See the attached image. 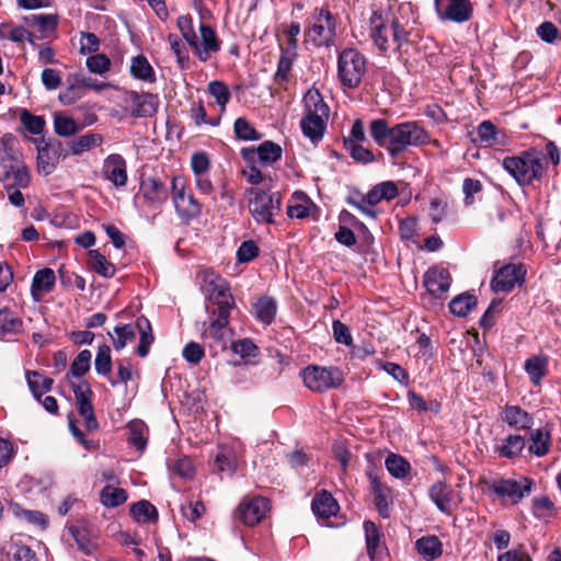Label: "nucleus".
Wrapping results in <instances>:
<instances>
[{
    "mask_svg": "<svg viewBox=\"0 0 561 561\" xmlns=\"http://www.w3.org/2000/svg\"><path fill=\"white\" fill-rule=\"evenodd\" d=\"M231 350L242 358L255 357L259 348L250 339H241L232 343Z\"/></svg>",
    "mask_w": 561,
    "mask_h": 561,
    "instance_id": "obj_63",
    "label": "nucleus"
},
{
    "mask_svg": "<svg viewBox=\"0 0 561 561\" xmlns=\"http://www.w3.org/2000/svg\"><path fill=\"white\" fill-rule=\"evenodd\" d=\"M304 106L305 115L300 121L302 134L312 144H318L324 136L330 108L317 89H309L306 92Z\"/></svg>",
    "mask_w": 561,
    "mask_h": 561,
    "instance_id": "obj_2",
    "label": "nucleus"
},
{
    "mask_svg": "<svg viewBox=\"0 0 561 561\" xmlns=\"http://www.w3.org/2000/svg\"><path fill=\"white\" fill-rule=\"evenodd\" d=\"M94 367L98 374L103 376H108L112 370V357H111V348L108 345L103 344L99 346Z\"/></svg>",
    "mask_w": 561,
    "mask_h": 561,
    "instance_id": "obj_54",
    "label": "nucleus"
},
{
    "mask_svg": "<svg viewBox=\"0 0 561 561\" xmlns=\"http://www.w3.org/2000/svg\"><path fill=\"white\" fill-rule=\"evenodd\" d=\"M502 420L515 430H530L534 417L519 405H506L502 412Z\"/></svg>",
    "mask_w": 561,
    "mask_h": 561,
    "instance_id": "obj_24",
    "label": "nucleus"
},
{
    "mask_svg": "<svg viewBox=\"0 0 561 561\" xmlns=\"http://www.w3.org/2000/svg\"><path fill=\"white\" fill-rule=\"evenodd\" d=\"M502 165L519 185H527L542 176L543 154L531 149L519 156L506 157Z\"/></svg>",
    "mask_w": 561,
    "mask_h": 561,
    "instance_id": "obj_5",
    "label": "nucleus"
},
{
    "mask_svg": "<svg viewBox=\"0 0 561 561\" xmlns=\"http://www.w3.org/2000/svg\"><path fill=\"white\" fill-rule=\"evenodd\" d=\"M435 11L440 21L461 24L471 19L473 9L470 0H435Z\"/></svg>",
    "mask_w": 561,
    "mask_h": 561,
    "instance_id": "obj_13",
    "label": "nucleus"
},
{
    "mask_svg": "<svg viewBox=\"0 0 561 561\" xmlns=\"http://www.w3.org/2000/svg\"><path fill=\"white\" fill-rule=\"evenodd\" d=\"M248 208L257 224L271 225L280 211L282 197L278 192L268 193L259 188L245 191Z\"/></svg>",
    "mask_w": 561,
    "mask_h": 561,
    "instance_id": "obj_6",
    "label": "nucleus"
},
{
    "mask_svg": "<svg viewBox=\"0 0 561 561\" xmlns=\"http://www.w3.org/2000/svg\"><path fill=\"white\" fill-rule=\"evenodd\" d=\"M85 65L89 71L98 75H103L106 71H108L111 60L104 54H95L87 58Z\"/></svg>",
    "mask_w": 561,
    "mask_h": 561,
    "instance_id": "obj_61",
    "label": "nucleus"
},
{
    "mask_svg": "<svg viewBox=\"0 0 561 561\" xmlns=\"http://www.w3.org/2000/svg\"><path fill=\"white\" fill-rule=\"evenodd\" d=\"M477 135V140L484 147H493L503 144V141L499 140V133L495 125L490 121H484L478 126Z\"/></svg>",
    "mask_w": 561,
    "mask_h": 561,
    "instance_id": "obj_45",
    "label": "nucleus"
},
{
    "mask_svg": "<svg viewBox=\"0 0 561 561\" xmlns=\"http://www.w3.org/2000/svg\"><path fill=\"white\" fill-rule=\"evenodd\" d=\"M201 36L195 39L192 48L196 57L205 62L210 58L213 53L220 49V41L218 39L215 31L207 24L199 25Z\"/></svg>",
    "mask_w": 561,
    "mask_h": 561,
    "instance_id": "obj_20",
    "label": "nucleus"
},
{
    "mask_svg": "<svg viewBox=\"0 0 561 561\" xmlns=\"http://www.w3.org/2000/svg\"><path fill=\"white\" fill-rule=\"evenodd\" d=\"M104 178L116 187H123L127 184V163L118 153L107 156L103 163Z\"/></svg>",
    "mask_w": 561,
    "mask_h": 561,
    "instance_id": "obj_21",
    "label": "nucleus"
},
{
    "mask_svg": "<svg viewBox=\"0 0 561 561\" xmlns=\"http://www.w3.org/2000/svg\"><path fill=\"white\" fill-rule=\"evenodd\" d=\"M55 273L50 268H43L38 271L32 282V294L35 297H39L50 291L55 285Z\"/></svg>",
    "mask_w": 561,
    "mask_h": 561,
    "instance_id": "obj_32",
    "label": "nucleus"
},
{
    "mask_svg": "<svg viewBox=\"0 0 561 561\" xmlns=\"http://www.w3.org/2000/svg\"><path fill=\"white\" fill-rule=\"evenodd\" d=\"M89 267L99 275L111 278L116 273V267L113 263L108 262L106 257L98 250H90L89 253Z\"/></svg>",
    "mask_w": 561,
    "mask_h": 561,
    "instance_id": "obj_35",
    "label": "nucleus"
},
{
    "mask_svg": "<svg viewBox=\"0 0 561 561\" xmlns=\"http://www.w3.org/2000/svg\"><path fill=\"white\" fill-rule=\"evenodd\" d=\"M129 430V442L133 444L137 449L144 450L147 444V434L148 428L147 425L139 420L131 421L128 424Z\"/></svg>",
    "mask_w": 561,
    "mask_h": 561,
    "instance_id": "obj_48",
    "label": "nucleus"
},
{
    "mask_svg": "<svg viewBox=\"0 0 561 561\" xmlns=\"http://www.w3.org/2000/svg\"><path fill=\"white\" fill-rule=\"evenodd\" d=\"M202 288L207 300L217 306L216 310H231L234 306L233 297L226 280L214 271L203 273Z\"/></svg>",
    "mask_w": 561,
    "mask_h": 561,
    "instance_id": "obj_11",
    "label": "nucleus"
},
{
    "mask_svg": "<svg viewBox=\"0 0 561 561\" xmlns=\"http://www.w3.org/2000/svg\"><path fill=\"white\" fill-rule=\"evenodd\" d=\"M231 310H214L208 328L203 332V339L208 342L209 347H219L221 351L227 347L226 328L229 323Z\"/></svg>",
    "mask_w": 561,
    "mask_h": 561,
    "instance_id": "obj_14",
    "label": "nucleus"
},
{
    "mask_svg": "<svg viewBox=\"0 0 561 561\" xmlns=\"http://www.w3.org/2000/svg\"><path fill=\"white\" fill-rule=\"evenodd\" d=\"M550 440L551 436L549 431L545 428H537L530 435V442L528 445L529 453L537 457L545 456L549 451Z\"/></svg>",
    "mask_w": 561,
    "mask_h": 561,
    "instance_id": "obj_36",
    "label": "nucleus"
},
{
    "mask_svg": "<svg viewBox=\"0 0 561 561\" xmlns=\"http://www.w3.org/2000/svg\"><path fill=\"white\" fill-rule=\"evenodd\" d=\"M136 325L140 333L139 344L137 347V353L140 357H146L149 353V347L153 342V335L151 332V325L148 319L139 318L136 322Z\"/></svg>",
    "mask_w": 561,
    "mask_h": 561,
    "instance_id": "obj_44",
    "label": "nucleus"
},
{
    "mask_svg": "<svg viewBox=\"0 0 561 561\" xmlns=\"http://www.w3.org/2000/svg\"><path fill=\"white\" fill-rule=\"evenodd\" d=\"M370 36L376 47L385 53L399 50L408 42L409 34L396 19H389L381 11H374L370 16Z\"/></svg>",
    "mask_w": 561,
    "mask_h": 561,
    "instance_id": "obj_4",
    "label": "nucleus"
},
{
    "mask_svg": "<svg viewBox=\"0 0 561 561\" xmlns=\"http://www.w3.org/2000/svg\"><path fill=\"white\" fill-rule=\"evenodd\" d=\"M296 57L282 54L277 64V70L274 75V82L279 87H285L289 80V75Z\"/></svg>",
    "mask_w": 561,
    "mask_h": 561,
    "instance_id": "obj_52",
    "label": "nucleus"
},
{
    "mask_svg": "<svg viewBox=\"0 0 561 561\" xmlns=\"http://www.w3.org/2000/svg\"><path fill=\"white\" fill-rule=\"evenodd\" d=\"M129 96L133 105L131 114L136 117H150L159 107V98L157 94H139L137 92H131Z\"/></svg>",
    "mask_w": 561,
    "mask_h": 561,
    "instance_id": "obj_23",
    "label": "nucleus"
},
{
    "mask_svg": "<svg viewBox=\"0 0 561 561\" xmlns=\"http://www.w3.org/2000/svg\"><path fill=\"white\" fill-rule=\"evenodd\" d=\"M12 512L18 518L23 519L41 529H45L48 526L47 516L39 511L25 510L15 504L12 506Z\"/></svg>",
    "mask_w": 561,
    "mask_h": 561,
    "instance_id": "obj_43",
    "label": "nucleus"
},
{
    "mask_svg": "<svg viewBox=\"0 0 561 561\" xmlns=\"http://www.w3.org/2000/svg\"><path fill=\"white\" fill-rule=\"evenodd\" d=\"M128 499L127 492L123 488L112 484L105 485L100 492V502L107 508H114L124 504Z\"/></svg>",
    "mask_w": 561,
    "mask_h": 561,
    "instance_id": "obj_34",
    "label": "nucleus"
},
{
    "mask_svg": "<svg viewBox=\"0 0 561 561\" xmlns=\"http://www.w3.org/2000/svg\"><path fill=\"white\" fill-rule=\"evenodd\" d=\"M277 305L273 298L261 297L254 304V311L256 318L265 324L273 322L276 316Z\"/></svg>",
    "mask_w": 561,
    "mask_h": 561,
    "instance_id": "obj_41",
    "label": "nucleus"
},
{
    "mask_svg": "<svg viewBox=\"0 0 561 561\" xmlns=\"http://www.w3.org/2000/svg\"><path fill=\"white\" fill-rule=\"evenodd\" d=\"M428 494L442 513H451L453 490L449 485L444 482H436L430 488Z\"/></svg>",
    "mask_w": 561,
    "mask_h": 561,
    "instance_id": "obj_28",
    "label": "nucleus"
},
{
    "mask_svg": "<svg viewBox=\"0 0 561 561\" xmlns=\"http://www.w3.org/2000/svg\"><path fill=\"white\" fill-rule=\"evenodd\" d=\"M366 549L370 559H374L380 548L381 533L379 527L371 520L364 522Z\"/></svg>",
    "mask_w": 561,
    "mask_h": 561,
    "instance_id": "obj_38",
    "label": "nucleus"
},
{
    "mask_svg": "<svg viewBox=\"0 0 561 561\" xmlns=\"http://www.w3.org/2000/svg\"><path fill=\"white\" fill-rule=\"evenodd\" d=\"M476 305L477 298L473 295L462 294L449 302V309L451 313L458 317H466Z\"/></svg>",
    "mask_w": 561,
    "mask_h": 561,
    "instance_id": "obj_47",
    "label": "nucleus"
},
{
    "mask_svg": "<svg viewBox=\"0 0 561 561\" xmlns=\"http://www.w3.org/2000/svg\"><path fill=\"white\" fill-rule=\"evenodd\" d=\"M130 73L134 78L145 82L153 83L156 81V73L147 58L138 55L131 58Z\"/></svg>",
    "mask_w": 561,
    "mask_h": 561,
    "instance_id": "obj_33",
    "label": "nucleus"
},
{
    "mask_svg": "<svg viewBox=\"0 0 561 561\" xmlns=\"http://www.w3.org/2000/svg\"><path fill=\"white\" fill-rule=\"evenodd\" d=\"M385 466L389 473L397 479L405 478L411 469L409 461L397 454H390L385 460Z\"/></svg>",
    "mask_w": 561,
    "mask_h": 561,
    "instance_id": "obj_46",
    "label": "nucleus"
},
{
    "mask_svg": "<svg viewBox=\"0 0 561 561\" xmlns=\"http://www.w3.org/2000/svg\"><path fill=\"white\" fill-rule=\"evenodd\" d=\"M8 561H35L34 551L26 545L13 543L7 553Z\"/></svg>",
    "mask_w": 561,
    "mask_h": 561,
    "instance_id": "obj_59",
    "label": "nucleus"
},
{
    "mask_svg": "<svg viewBox=\"0 0 561 561\" xmlns=\"http://www.w3.org/2000/svg\"><path fill=\"white\" fill-rule=\"evenodd\" d=\"M344 147L350 156L357 162L369 163L375 160V156L371 150L365 148L363 142H352V140H345Z\"/></svg>",
    "mask_w": 561,
    "mask_h": 561,
    "instance_id": "obj_51",
    "label": "nucleus"
},
{
    "mask_svg": "<svg viewBox=\"0 0 561 561\" xmlns=\"http://www.w3.org/2000/svg\"><path fill=\"white\" fill-rule=\"evenodd\" d=\"M548 356L543 354L534 355L526 359L524 368L531 383L540 385L542 378L548 374Z\"/></svg>",
    "mask_w": 561,
    "mask_h": 561,
    "instance_id": "obj_27",
    "label": "nucleus"
},
{
    "mask_svg": "<svg viewBox=\"0 0 561 561\" xmlns=\"http://www.w3.org/2000/svg\"><path fill=\"white\" fill-rule=\"evenodd\" d=\"M526 270L522 264H507L501 267L491 282V287L496 293L511 291L516 285L524 283Z\"/></svg>",
    "mask_w": 561,
    "mask_h": 561,
    "instance_id": "obj_16",
    "label": "nucleus"
},
{
    "mask_svg": "<svg viewBox=\"0 0 561 561\" xmlns=\"http://www.w3.org/2000/svg\"><path fill=\"white\" fill-rule=\"evenodd\" d=\"M369 134L374 141L397 158L409 147H421L430 142V134L419 122H403L389 127L382 118L373 119Z\"/></svg>",
    "mask_w": 561,
    "mask_h": 561,
    "instance_id": "obj_1",
    "label": "nucleus"
},
{
    "mask_svg": "<svg viewBox=\"0 0 561 561\" xmlns=\"http://www.w3.org/2000/svg\"><path fill=\"white\" fill-rule=\"evenodd\" d=\"M103 144V137L96 133H87L72 139L69 146V152L73 156H79L92 148L100 147Z\"/></svg>",
    "mask_w": 561,
    "mask_h": 561,
    "instance_id": "obj_30",
    "label": "nucleus"
},
{
    "mask_svg": "<svg viewBox=\"0 0 561 561\" xmlns=\"http://www.w3.org/2000/svg\"><path fill=\"white\" fill-rule=\"evenodd\" d=\"M270 511V503L263 496L244 499L238 506L237 517L249 526L259 524Z\"/></svg>",
    "mask_w": 561,
    "mask_h": 561,
    "instance_id": "obj_15",
    "label": "nucleus"
},
{
    "mask_svg": "<svg viewBox=\"0 0 561 561\" xmlns=\"http://www.w3.org/2000/svg\"><path fill=\"white\" fill-rule=\"evenodd\" d=\"M306 36L317 47H330L336 37V21L333 14L325 9H316L313 22L306 31Z\"/></svg>",
    "mask_w": 561,
    "mask_h": 561,
    "instance_id": "obj_9",
    "label": "nucleus"
},
{
    "mask_svg": "<svg viewBox=\"0 0 561 561\" xmlns=\"http://www.w3.org/2000/svg\"><path fill=\"white\" fill-rule=\"evenodd\" d=\"M176 25L181 32L183 38L192 47L197 38V34L194 31L192 18L187 15H181L178 18Z\"/></svg>",
    "mask_w": 561,
    "mask_h": 561,
    "instance_id": "obj_62",
    "label": "nucleus"
},
{
    "mask_svg": "<svg viewBox=\"0 0 561 561\" xmlns=\"http://www.w3.org/2000/svg\"><path fill=\"white\" fill-rule=\"evenodd\" d=\"M417 553L425 561H434L443 554V543L437 536H423L415 541Z\"/></svg>",
    "mask_w": 561,
    "mask_h": 561,
    "instance_id": "obj_26",
    "label": "nucleus"
},
{
    "mask_svg": "<svg viewBox=\"0 0 561 561\" xmlns=\"http://www.w3.org/2000/svg\"><path fill=\"white\" fill-rule=\"evenodd\" d=\"M451 277L449 272L443 267H432L424 275V286L427 291L435 296L442 297L449 290Z\"/></svg>",
    "mask_w": 561,
    "mask_h": 561,
    "instance_id": "obj_22",
    "label": "nucleus"
},
{
    "mask_svg": "<svg viewBox=\"0 0 561 561\" xmlns=\"http://www.w3.org/2000/svg\"><path fill=\"white\" fill-rule=\"evenodd\" d=\"M171 471L182 479H192L195 476V467L193 460L188 457L176 459L170 465Z\"/></svg>",
    "mask_w": 561,
    "mask_h": 561,
    "instance_id": "obj_58",
    "label": "nucleus"
},
{
    "mask_svg": "<svg viewBox=\"0 0 561 561\" xmlns=\"http://www.w3.org/2000/svg\"><path fill=\"white\" fill-rule=\"evenodd\" d=\"M312 512L321 519H329L339 512L336 500L328 491H322L314 495L311 503Z\"/></svg>",
    "mask_w": 561,
    "mask_h": 561,
    "instance_id": "obj_25",
    "label": "nucleus"
},
{
    "mask_svg": "<svg viewBox=\"0 0 561 561\" xmlns=\"http://www.w3.org/2000/svg\"><path fill=\"white\" fill-rule=\"evenodd\" d=\"M27 25L36 26L39 32L46 33L56 28L58 24V18L55 14H31L25 18Z\"/></svg>",
    "mask_w": 561,
    "mask_h": 561,
    "instance_id": "obj_49",
    "label": "nucleus"
},
{
    "mask_svg": "<svg viewBox=\"0 0 561 561\" xmlns=\"http://www.w3.org/2000/svg\"><path fill=\"white\" fill-rule=\"evenodd\" d=\"M37 149V170L44 175L51 174L60 158H66L68 151L64 144L56 138L41 137L34 140Z\"/></svg>",
    "mask_w": 561,
    "mask_h": 561,
    "instance_id": "obj_10",
    "label": "nucleus"
},
{
    "mask_svg": "<svg viewBox=\"0 0 561 561\" xmlns=\"http://www.w3.org/2000/svg\"><path fill=\"white\" fill-rule=\"evenodd\" d=\"M91 358L92 354L89 350L81 351L71 364L70 374L75 377H82L90 369Z\"/></svg>",
    "mask_w": 561,
    "mask_h": 561,
    "instance_id": "obj_57",
    "label": "nucleus"
},
{
    "mask_svg": "<svg viewBox=\"0 0 561 561\" xmlns=\"http://www.w3.org/2000/svg\"><path fill=\"white\" fill-rule=\"evenodd\" d=\"M371 489L374 494V503L382 517H388L390 489L378 481L376 478L371 479Z\"/></svg>",
    "mask_w": 561,
    "mask_h": 561,
    "instance_id": "obj_37",
    "label": "nucleus"
},
{
    "mask_svg": "<svg viewBox=\"0 0 561 561\" xmlns=\"http://www.w3.org/2000/svg\"><path fill=\"white\" fill-rule=\"evenodd\" d=\"M208 92L215 98L216 103L220 107L225 108L226 104L230 100V91L227 84L218 80L211 81L208 84Z\"/></svg>",
    "mask_w": 561,
    "mask_h": 561,
    "instance_id": "obj_60",
    "label": "nucleus"
},
{
    "mask_svg": "<svg viewBox=\"0 0 561 561\" xmlns=\"http://www.w3.org/2000/svg\"><path fill=\"white\" fill-rule=\"evenodd\" d=\"M484 485L493 501L504 506H514L531 493L534 481L525 476L495 477L485 480Z\"/></svg>",
    "mask_w": 561,
    "mask_h": 561,
    "instance_id": "obj_3",
    "label": "nucleus"
},
{
    "mask_svg": "<svg viewBox=\"0 0 561 561\" xmlns=\"http://www.w3.org/2000/svg\"><path fill=\"white\" fill-rule=\"evenodd\" d=\"M72 390L76 398V404L79 414L84 419L88 430L93 431L99 427V423L94 415L93 405L91 402L92 391L87 382L72 385Z\"/></svg>",
    "mask_w": 561,
    "mask_h": 561,
    "instance_id": "obj_18",
    "label": "nucleus"
},
{
    "mask_svg": "<svg viewBox=\"0 0 561 561\" xmlns=\"http://www.w3.org/2000/svg\"><path fill=\"white\" fill-rule=\"evenodd\" d=\"M140 194L147 205L153 209H158L169 198L165 183L154 176H149L141 181Z\"/></svg>",
    "mask_w": 561,
    "mask_h": 561,
    "instance_id": "obj_19",
    "label": "nucleus"
},
{
    "mask_svg": "<svg viewBox=\"0 0 561 561\" xmlns=\"http://www.w3.org/2000/svg\"><path fill=\"white\" fill-rule=\"evenodd\" d=\"M54 130L58 136L70 137L79 131V126L71 117L56 113L54 115Z\"/></svg>",
    "mask_w": 561,
    "mask_h": 561,
    "instance_id": "obj_50",
    "label": "nucleus"
},
{
    "mask_svg": "<svg viewBox=\"0 0 561 561\" xmlns=\"http://www.w3.org/2000/svg\"><path fill=\"white\" fill-rule=\"evenodd\" d=\"M525 448V439L520 435H508L502 443L496 447V451L500 456L505 458H515L520 455Z\"/></svg>",
    "mask_w": 561,
    "mask_h": 561,
    "instance_id": "obj_39",
    "label": "nucleus"
},
{
    "mask_svg": "<svg viewBox=\"0 0 561 561\" xmlns=\"http://www.w3.org/2000/svg\"><path fill=\"white\" fill-rule=\"evenodd\" d=\"M367 60L355 48H345L337 56V78L344 88H357L366 73Z\"/></svg>",
    "mask_w": 561,
    "mask_h": 561,
    "instance_id": "obj_7",
    "label": "nucleus"
},
{
    "mask_svg": "<svg viewBox=\"0 0 561 561\" xmlns=\"http://www.w3.org/2000/svg\"><path fill=\"white\" fill-rule=\"evenodd\" d=\"M214 462L219 472H226L229 476H232L237 469V458L234 451L227 445L218 446Z\"/></svg>",
    "mask_w": 561,
    "mask_h": 561,
    "instance_id": "obj_29",
    "label": "nucleus"
},
{
    "mask_svg": "<svg viewBox=\"0 0 561 561\" xmlns=\"http://www.w3.org/2000/svg\"><path fill=\"white\" fill-rule=\"evenodd\" d=\"M282 153V147L271 140L261 142L256 148H243L241 150V157L245 162H260L263 167L278 161Z\"/></svg>",
    "mask_w": 561,
    "mask_h": 561,
    "instance_id": "obj_17",
    "label": "nucleus"
},
{
    "mask_svg": "<svg viewBox=\"0 0 561 561\" xmlns=\"http://www.w3.org/2000/svg\"><path fill=\"white\" fill-rule=\"evenodd\" d=\"M172 202L178 215L190 220L201 213V205L190 193H186V181L181 175H173L171 179Z\"/></svg>",
    "mask_w": 561,
    "mask_h": 561,
    "instance_id": "obj_12",
    "label": "nucleus"
},
{
    "mask_svg": "<svg viewBox=\"0 0 561 561\" xmlns=\"http://www.w3.org/2000/svg\"><path fill=\"white\" fill-rule=\"evenodd\" d=\"M27 386L33 393L34 398L41 401V397L50 391L54 380L45 377L38 371L27 370L25 374Z\"/></svg>",
    "mask_w": 561,
    "mask_h": 561,
    "instance_id": "obj_31",
    "label": "nucleus"
},
{
    "mask_svg": "<svg viewBox=\"0 0 561 561\" xmlns=\"http://www.w3.org/2000/svg\"><path fill=\"white\" fill-rule=\"evenodd\" d=\"M304 385L312 392L322 393L343 383V374L336 367L310 365L300 373Z\"/></svg>",
    "mask_w": 561,
    "mask_h": 561,
    "instance_id": "obj_8",
    "label": "nucleus"
},
{
    "mask_svg": "<svg viewBox=\"0 0 561 561\" xmlns=\"http://www.w3.org/2000/svg\"><path fill=\"white\" fill-rule=\"evenodd\" d=\"M130 514L138 523L154 522L158 518L157 508L146 500H141L130 506Z\"/></svg>",
    "mask_w": 561,
    "mask_h": 561,
    "instance_id": "obj_42",
    "label": "nucleus"
},
{
    "mask_svg": "<svg viewBox=\"0 0 561 561\" xmlns=\"http://www.w3.org/2000/svg\"><path fill=\"white\" fill-rule=\"evenodd\" d=\"M20 121L25 129L33 135H41L45 128L46 122L43 116L33 115L27 110L20 114Z\"/></svg>",
    "mask_w": 561,
    "mask_h": 561,
    "instance_id": "obj_53",
    "label": "nucleus"
},
{
    "mask_svg": "<svg viewBox=\"0 0 561 561\" xmlns=\"http://www.w3.org/2000/svg\"><path fill=\"white\" fill-rule=\"evenodd\" d=\"M233 130L237 138L241 140H257L261 138V135L255 130V128L249 123L244 117H239L234 121Z\"/></svg>",
    "mask_w": 561,
    "mask_h": 561,
    "instance_id": "obj_55",
    "label": "nucleus"
},
{
    "mask_svg": "<svg viewBox=\"0 0 561 561\" xmlns=\"http://www.w3.org/2000/svg\"><path fill=\"white\" fill-rule=\"evenodd\" d=\"M115 337H112L114 348L116 351L123 350L128 341L135 337V329L131 324L117 325L114 329Z\"/></svg>",
    "mask_w": 561,
    "mask_h": 561,
    "instance_id": "obj_56",
    "label": "nucleus"
},
{
    "mask_svg": "<svg viewBox=\"0 0 561 561\" xmlns=\"http://www.w3.org/2000/svg\"><path fill=\"white\" fill-rule=\"evenodd\" d=\"M22 320L8 308L0 309V337L22 331Z\"/></svg>",
    "mask_w": 561,
    "mask_h": 561,
    "instance_id": "obj_40",
    "label": "nucleus"
},
{
    "mask_svg": "<svg viewBox=\"0 0 561 561\" xmlns=\"http://www.w3.org/2000/svg\"><path fill=\"white\" fill-rule=\"evenodd\" d=\"M378 366L385 370L387 374L392 376V378L399 381L402 385H408L409 375L404 368H402L399 364L390 363V362H379Z\"/></svg>",
    "mask_w": 561,
    "mask_h": 561,
    "instance_id": "obj_64",
    "label": "nucleus"
}]
</instances>
